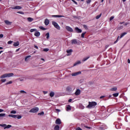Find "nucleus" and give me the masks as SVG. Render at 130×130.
I'll return each instance as SVG.
<instances>
[{
    "label": "nucleus",
    "instance_id": "18",
    "mask_svg": "<svg viewBox=\"0 0 130 130\" xmlns=\"http://www.w3.org/2000/svg\"><path fill=\"white\" fill-rule=\"evenodd\" d=\"M67 90L68 91V92H71V91H72V87L71 86L67 87Z\"/></svg>",
    "mask_w": 130,
    "mask_h": 130
},
{
    "label": "nucleus",
    "instance_id": "64",
    "mask_svg": "<svg viewBox=\"0 0 130 130\" xmlns=\"http://www.w3.org/2000/svg\"><path fill=\"white\" fill-rule=\"evenodd\" d=\"M44 94H47L48 92L47 91H43Z\"/></svg>",
    "mask_w": 130,
    "mask_h": 130
},
{
    "label": "nucleus",
    "instance_id": "58",
    "mask_svg": "<svg viewBox=\"0 0 130 130\" xmlns=\"http://www.w3.org/2000/svg\"><path fill=\"white\" fill-rule=\"evenodd\" d=\"M69 102H72V101H73V100L72 99H70L69 100Z\"/></svg>",
    "mask_w": 130,
    "mask_h": 130
},
{
    "label": "nucleus",
    "instance_id": "48",
    "mask_svg": "<svg viewBox=\"0 0 130 130\" xmlns=\"http://www.w3.org/2000/svg\"><path fill=\"white\" fill-rule=\"evenodd\" d=\"M118 30H121V29H123V26H121L119 27H118Z\"/></svg>",
    "mask_w": 130,
    "mask_h": 130
},
{
    "label": "nucleus",
    "instance_id": "37",
    "mask_svg": "<svg viewBox=\"0 0 130 130\" xmlns=\"http://www.w3.org/2000/svg\"><path fill=\"white\" fill-rule=\"evenodd\" d=\"M10 127H12V125H8L6 126V127L4 128V129H6V128H10Z\"/></svg>",
    "mask_w": 130,
    "mask_h": 130
},
{
    "label": "nucleus",
    "instance_id": "14",
    "mask_svg": "<svg viewBox=\"0 0 130 130\" xmlns=\"http://www.w3.org/2000/svg\"><path fill=\"white\" fill-rule=\"evenodd\" d=\"M35 36H36V37H39V36H40V32L39 31H36L35 32L34 34Z\"/></svg>",
    "mask_w": 130,
    "mask_h": 130
},
{
    "label": "nucleus",
    "instance_id": "50",
    "mask_svg": "<svg viewBox=\"0 0 130 130\" xmlns=\"http://www.w3.org/2000/svg\"><path fill=\"white\" fill-rule=\"evenodd\" d=\"M13 43V41H9L8 42V44H12Z\"/></svg>",
    "mask_w": 130,
    "mask_h": 130
},
{
    "label": "nucleus",
    "instance_id": "56",
    "mask_svg": "<svg viewBox=\"0 0 130 130\" xmlns=\"http://www.w3.org/2000/svg\"><path fill=\"white\" fill-rule=\"evenodd\" d=\"M3 37H4V35L1 34L0 35V38H3Z\"/></svg>",
    "mask_w": 130,
    "mask_h": 130
},
{
    "label": "nucleus",
    "instance_id": "20",
    "mask_svg": "<svg viewBox=\"0 0 130 130\" xmlns=\"http://www.w3.org/2000/svg\"><path fill=\"white\" fill-rule=\"evenodd\" d=\"M34 19L31 17H28L27 18V21L28 22H32V21L34 20Z\"/></svg>",
    "mask_w": 130,
    "mask_h": 130
},
{
    "label": "nucleus",
    "instance_id": "11",
    "mask_svg": "<svg viewBox=\"0 0 130 130\" xmlns=\"http://www.w3.org/2000/svg\"><path fill=\"white\" fill-rule=\"evenodd\" d=\"M45 24L46 26H48L49 25V20L46 18L45 20Z\"/></svg>",
    "mask_w": 130,
    "mask_h": 130
},
{
    "label": "nucleus",
    "instance_id": "52",
    "mask_svg": "<svg viewBox=\"0 0 130 130\" xmlns=\"http://www.w3.org/2000/svg\"><path fill=\"white\" fill-rule=\"evenodd\" d=\"M6 81H7V80H6V79H2L1 80V82H2V83H5V82H6Z\"/></svg>",
    "mask_w": 130,
    "mask_h": 130
},
{
    "label": "nucleus",
    "instance_id": "10",
    "mask_svg": "<svg viewBox=\"0 0 130 130\" xmlns=\"http://www.w3.org/2000/svg\"><path fill=\"white\" fill-rule=\"evenodd\" d=\"M80 94H81V90L80 89H77L75 92V95H76V96H79Z\"/></svg>",
    "mask_w": 130,
    "mask_h": 130
},
{
    "label": "nucleus",
    "instance_id": "21",
    "mask_svg": "<svg viewBox=\"0 0 130 130\" xmlns=\"http://www.w3.org/2000/svg\"><path fill=\"white\" fill-rule=\"evenodd\" d=\"M72 108H71V106L68 105L67 106V111H69V110H71Z\"/></svg>",
    "mask_w": 130,
    "mask_h": 130
},
{
    "label": "nucleus",
    "instance_id": "19",
    "mask_svg": "<svg viewBox=\"0 0 130 130\" xmlns=\"http://www.w3.org/2000/svg\"><path fill=\"white\" fill-rule=\"evenodd\" d=\"M54 129V130H59V126L58 125H56V126H55Z\"/></svg>",
    "mask_w": 130,
    "mask_h": 130
},
{
    "label": "nucleus",
    "instance_id": "3",
    "mask_svg": "<svg viewBox=\"0 0 130 130\" xmlns=\"http://www.w3.org/2000/svg\"><path fill=\"white\" fill-rule=\"evenodd\" d=\"M38 111H39V108L35 107L30 109L29 112H30V113H36V112H38Z\"/></svg>",
    "mask_w": 130,
    "mask_h": 130
},
{
    "label": "nucleus",
    "instance_id": "22",
    "mask_svg": "<svg viewBox=\"0 0 130 130\" xmlns=\"http://www.w3.org/2000/svg\"><path fill=\"white\" fill-rule=\"evenodd\" d=\"M81 64V61H78L77 62H76L74 64V67H76V66H77V64Z\"/></svg>",
    "mask_w": 130,
    "mask_h": 130
},
{
    "label": "nucleus",
    "instance_id": "57",
    "mask_svg": "<svg viewBox=\"0 0 130 130\" xmlns=\"http://www.w3.org/2000/svg\"><path fill=\"white\" fill-rule=\"evenodd\" d=\"M80 107L81 109H84V108H85V107L84 106H81Z\"/></svg>",
    "mask_w": 130,
    "mask_h": 130
},
{
    "label": "nucleus",
    "instance_id": "26",
    "mask_svg": "<svg viewBox=\"0 0 130 130\" xmlns=\"http://www.w3.org/2000/svg\"><path fill=\"white\" fill-rule=\"evenodd\" d=\"M89 58H90V57H86L83 59H82V61H86V60H87V59H89Z\"/></svg>",
    "mask_w": 130,
    "mask_h": 130
},
{
    "label": "nucleus",
    "instance_id": "2",
    "mask_svg": "<svg viewBox=\"0 0 130 130\" xmlns=\"http://www.w3.org/2000/svg\"><path fill=\"white\" fill-rule=\"evenodd\" d=\"M14 76L13 73H6L1 76V79H5V78H10Z\"/></svg>",
    "mask_w": 130,
    "mask_h": 130
},
{
    "label": "nucleus",
    "instance_id": "17",
    "mask_svg": "<svg viewBox=\"0 0 130 130\" xmlns=\"http://www.w3.org/2000/svg\"><path fill=\"white\" fill-rule=\"evenodd\" d=\"M19 45H20V42H19L18 41L16 42H14L13 44V46H19Z\"/></svg>",
    "mask_w": 130,
    "mask_h": 130
},
{
    "label": "nucleus",
    "instance_id": "13",
    "mask_svg": "<svg viewBox=\"0 0 130 130\" xmlns=\"http://www.w3.org/2000/svg\"><path fill=\"white\" fill-rule=\"evenodd\" d=\"M52 17H54L55 18H64V16L62 15H52Z\"/></svg>",
    "mask_w": 130,
    "mask_h": 130
},
{
    "label": "nucleus",
    "instance_id": "59",
    "mask_svg": "<svg viewBox=\"0 0 130 130\" xmlns=\"http://www.w3.org/2000/svg\"><path fill=\"white\" fill-rule=\"evenodd\" d=\"M4 112V110L0 109V113Z\"/></svg>",
    "mask_w": 130,
    "mask_h": 130
},
{
    "label": "nucleus",
    "instance_id": "31",
    "mask_svg": "<svg viewBox=\"0 0 130 130\" xmlns=\"http://www.w3.org/2000/svg\"><path fill=\"white\" fill-rule=\"evenodd\" d=\"M39 29H41V30H43V31H45L46 30V28H44L43 26H40Z\"/></svg>",
    "mask_w": 130,
    "mask_h": 130
},
{
    "label": "nucleus",
    "instance_id": "8",
    "mask_svg": "<svg viewBox=\"0 0 130 130\" xmlns=\"http://www.w3.org/2000/svg\"><path fill=\"white\" fill-rule=\"evenodd\" d=\"M75 31L77 33H82V29L79 28L78 27H75Z\"/></svg>",
    "mask_w": 130,
    "mask_h": 130
},
{
    "label": "nucleus",
    "instance_id": "7",
    "mask_svg": "<svg viewBox=\"0 0 130 130\" xmlns=\"http://www.w3.org/2000/svg\"><path fill=\"white\" fill-rule=\"evenodd\" d=\"M81 74H82V72L79 71L76 73H72V77H76V76H78V75H81Z\"/></svg>",
    "mask_w": 130,
    "mask_h": 130
},
{
    "label": "nucleus",
    "instance_id": "12",
    "mask_svg": "<svg viewBox=\"0 0 130 130\" xmlns=\"http://www.w3.org/2000/svg\"><path fill=\"white\" fill-rule=\"evenodd\" d=\"M55 123L56 124H60L61 123V121L60 120V119H57L55 121Z\"/></svg>",
    "mask_w": 130,
    "mask_h": 130
},
{
    "label": "nucleus",
    "instance_id": "5",
    "mask_svg": "<svg viewBox=\"0 0 130 130\" xmlns=\"http://www.w3.org/2000/svg\"><path fill=\"white\" fill-rule=\"evenodd\" d=\"M66 29L68 31V32H74V29H73V28L71 27L70 26H66Z\"/></svg>",
    "mask_w": 130,
    "mask_h": 130
},
{
    "label": "nucleus",
    "instance_id": "6",
    "mask_svg": "<svg viewBox=\"0 0 130 130\" xmlns=\"http://www.w3.org/2000/svg\"><path fill=\"white\" fill-rule=\"evenodd\" d=\"M10 9H12V10H21L22 9V7L19 6H16L14 7H11Z\"/></svg>",
    "mask_w": 130,
    "mask_h": 130
},
{
    "label": "nucleus",
    "instance_id": "61",
    "mask_svg": "<svg viewBox=\"0 0 130 130\" xmlns=\"http://www.w3.org/2000/svg\"><path fill=\"white\" fill-rule=\"evenodd\" d=\"M19 50H20V48H18L16 50V52H18V51H19Z\"/></svg>",
    "mask_w": 130,
    "mask_h": 130
},
{
    "label": "nucleus",
    "instance_id": "44",
    "mask_svg": "<svg viewBox=\"0 0 130 130\" xmlns=\"http://www.w3.org/2000/svg\"><path fill=\"white\" fill-rule=\"evenodd\" d=\"M17 14H20L21 15H24V12L22 11H18L17 12Z\"/></svg>",
    "mask_w": 130,
    "mask_h": 130
},
{
    "label": "nucleus",
    "instance_id": "24",
    "mask_svg": "<svg viewBox=\"0 0 130 130\" xmlns=\"http://www.w3.org/2000/svg\"><path fill=\"white\" fill-rule=\"evenodd\" d=\"M117 87H113L110 89V91H117Z\"/></svg>",
    "mask_w": 130,
    "mask_h": 130
},
{
    "label": "nucleus",
    "instance_id": "60",
    "mask_svg": "<svg viewBox=\"0 0 130 130\" xmlns=\"http://www.w3.org/2000/svg\"><path fill=\"white\" fill-rule=\"evenodd\" d=\"M35 48H36V49H38V46L35 45Z\"/></svg>",
    "mask_w": 130,
    "mask_h": 130
},
{
    "label": "nucleus",
    "instance_id": "45",
    "mask_svg": "<svg viewBox=\"0 0 130 130\" xmlns=\"http://www.w3.org/2000/svg\"><path fill=\"white\" fill-rule=\"evenodd\" d=\"M20 93H24L25 94H27V92L25 91V90H20Z\"/></svg>",
    "mask_w": 130,
    "mask_h": 130
},
{
    "label": "nucleus",
    "instance_id": "49",
    "mask_svg": "<svg viewBox=\"0 0 130 130\" xmlns=\"http://www.w3.org/2000/svg\"><path fill=\"white\" fill-rule=\"evenodd\" d=\"M76 130H83L82 128H81V127H77L76 129Z\"/></svg>",
    "mask_w": 130,
    "mask_h": 130
},
{
    "label": "nucleus",
    "instance_id": "38",
    "mask_svg": "<svg viewBox=\"0 0 130 130\" xmlns=\"http://www.w3.org/2000/svg\"><path fill=\"white\" fill-rule=\"evenodd\" d=\"M72 51H73L72 49H70V50H67V53H72Z\"/></svg>",
    "mask_w": 130,
    "mask_h": 130
},
{
    "label": "nucleus",
    "instance_id": "15",
    "mask_svg": "<svg viewBox=\"0 0 130 130\" xmlns=\"http://www.w3.org/2000/svg\"><path fill=\"white\" fill-rule=\"evenodd\" d=\"M8 116L9 117H13V118H16L17 115H14V114H9V115H8Z\"/></svg>",
    "mask_w": 130,
    "mask_h": 130
},
{
    "label": "nucleus",
    "instance_id": "34",
    "mask_svg": "<svg viewBox=\"0 0 130 130\" xmlns=\"http://www.w3.org/2000/svg\"><path fill=\"white\" fill-rule=\"evenodd\" d=\"M115 127L116 128H117V129H118V128H121V126L119 125H117L116 124L115 125Z\"/></svg>",
    "mask_w": 130,
    "mask_h": 130
},
{
    "label": "nucleus",
    "instance_id": "25",
    "mask_svg": "<svg viewBox=\"0 0 130 130\" xmlns=\"http://www.w3.org/2000/svg\"><path fill=\"white\" fill-rule=\"evenodd\" d=\"M37 31V29L36 28H33V29H31L30 30V32L31 33H32V32H36Z\"/></svg>",
    "mask_w": 130,
    "mask_h": 130
},
{
    "label": "nucleus",
    "instance_id": "4",
    "mask_svg": "<svg viewBox=\"0 0 130 130\" xmlns=\"http://www.w3.org/2000/svg\"><path fill=\"white\" fill-rule=\"evenodd\" d=\"M52 25H53L54 27L56 28V29H57V30H60V26L58 25L57 23L55 21H52Z\"/></svg>",
    "mask_w": 130,
    "mask_h": 130
},
{
    "label": "nucleus",
    "instance_id": "42",
    "mask_svg": "<svg viewBox=\"0 0 130 130\" xmlns=\"http://www.w3.org/2000/svg\"><path fill=\"white\" fill-rule=\"evenodd\" d=\"M10 84H13V81H10L7 83H6V85H10Z\"/></svg>",
    "mask_w": 130,
    "mask_h": 130
},
{
    "label": "nucleus",
    "instance_id": "51",
    "mask_svg": "<svg viewBox=\"0 0 130 130\" xmlns=\"http://www.w3.org/2000/svg\"><path fill=\"white\" fill-rule=\"evenodd\" d=\"M72 1L75 4V5H78V3L76 2L75 0H72Z\"/></svg>",
    "mask_w": 130,
    "mask_h": 130
},
{
    "label": "nucleus",
    "instance_id": "30",
    "mask_svg": "<svg viewBox=\"0 0 130 130\" xmlns=\"http://www.w3.org/2000/svg\"><path fill=\"white\" fill-rule=\"evenodd\" d=\"M50 97H53V96H54V92L51 91L50 93Z\"/></svg>",
    "mask_w": 130,
    "mask_h": 130
},
{
    "label": "nucleus",
    "instance_id": "16",
    "mask_svg": "<svg viewBox=\"0 0 130 130\" xmlns=\"http://www.w3.org/2000/svg\"><path fill=\"white\" fill-rule=\"evenodd\" d=\"M4 22L6 25H12V22H10L9 20H5Z\"/></svg>",
    "mask_w": 130,
    "mask_h": 130
},
{
    "label": "nucleus",
    "instance_id": "9",
    "mask_svg": "<svg viewBox=\"0 0 130 130\" xmlns=\"http://www.w3.org/2000/svg\"><path fill=\"white\" fill-rule=\"evenodd\" d=\"M72 44H78V41L77 39H73L71 40Z\"/></svg>",
    "mask_w": 130,
    "mask_h": 130
},
{
    "label": "nucleus",
    "instance_id": "47",
    "mask_svg": "<svg viewBox=\"0 0 130 130\" xmlns=\"http://www.w3.org/2000/svg\"><path fill=\"white\" fill-rule=\"evenodd\" d=\"M113 19H114V16H111L110 18V21H112V20H113Z\"/></svg>",
    "mask_w": 130,
    "mask_h": 130
},
{
    "label": "nucleus",
    "instance_id": "40",
    "mask_svg": "<svg viewBox=\"0 0 130 130\" xmlns=\"http://www.w3.org/2000/svg\"><path fill=\"white\" fill-rule=\"evenodd\" d=\"M17 115V117L18 119H21V118H22V116L21 115Z\"/></svg>",
    "mask_w": 130,
    "mask_h": 130
},
{
    "label": "nucleus",
    "instance_id": "54",
    "mask_svg": "<svg viewBox=\"0 0 130 130\" xmlns=\"http://www.w3.org/2000/svg\"><path fill=\"white\" fill-rule=\"evenodd\" d=\"M55 110H56V111H57V112H60V110H59V109H56Z\"/></svg>",
    "mask_w": 130,
    "mask_h": 130
},
{
    "label": "nucleus",
    "instance_id": "23",
    "mask_svg": "<svg viewBox=\"0 0 130 130\" xmlns=\"http://www.w3.org/2000/svg\"><path fill=\"white\" fill-rule=\"evenodd\" d=\"M126 34H127V32H123L122 34H121L120 38H122V37H123V36H124L125 35H126Z\"/></svg>",
    "mask_w": 130,
    "mask_h": 130
},
{
    "label": "nucleus",
    "instance_id": "46",
    "mask_svg": "<svg viewBox=\"0 0 130 130\" xmlns=\"http://www.w3.org/2000/svg\"><path fill=\"white\" fill-rule=\"evenodd\" d=\"M118 39H119V36L118 37L117 40L114 42V44H115L116 43H117V42L118 41Z\"/></svg>",
    "mask_w": 130,
    "mask_h": 130
},
{
    "label": "nucleus",
    "instance_id": "55",
    "mask_svg": "<svg viewBox=\"0 0 130 130\" xmlns=\"http://www.w3.org/2000/svg\"><path fill=\"white\" fill-rule=\"evenodd\" d=\"M84 127H86V128H89V129H91V127H89L88 126H84Z\"/></svg>",
    "mask_w": 130,
    "mask_h": 130
},
{
    "label": "nucleus",
    "instance_id": "41",
    "mask_svg": "<svg viewBox=\"0 0 130 130\" xmlns=\"http://www.w3.org/2000/svg\"><path fill=\"white\" fill-rule=\"evenodd\" d=\"M49 50V49L48 48H44L43 49V51H45V52H47V51H48Z\"/></svg>",
    "mask_w": 130,
    "mask_h": 130
},
{
    "label": "nucleus",
    "instance_id": "36",
    "mask_svg": "<svg viewBox=\"0 0 130 130\" xmlns=\"http://www.w3.org/2000/svg\"><path fill=\"white\" fill-rule=\"evenodd\" d=\"M0 126H2V127H6L7 126V124H0Z\"/></svg>",
    "mask_w": 130,
    "mask_h": 130
},
{
    "label": "nucleus",
    "instance_id": "35",
    "mask_svg": "<svg viewBox=\"0 0 130 130\" xmlns=\"http://www.w3.org/2000/svg\"><path fill=\"white\" fill-rule=\"evenodd\" d=\"M4 116H6V113H1L0 117H4Z\"/></svg>",
    "mask_w": 130,
    "mask_h": 130
},
{
    "label": "nucleus",
    "instance_id": "1",
    "mask_svg": "<svg viewBox=\"0 0 130 130\" xmlns=\"http://www.w3.org/2000/svg\"><path fill=\"white\" fill-rule=\"evenodd\" d=\"M96 106H97V103L96 102H89L86 108H88L89 109L95 108Z\"/></svg>",
    "mask_w": 130,
    "mask_h": 130
},
{
    "label": "nucleus",
    "instance_id": "32",
    "mask_svg": "<svg viewBox=\"0 0 130 130\" xmlns=\"http://www.w3.org/2000/svg\"><path fill=\"white\" fill-rule=\"evenodd\" d=\"M10 113L11 114H16V113H17V111H15V110H12L10 112Z\"/></svg>",
    "mask_w": 130,
    "mask_h": 130
},
{
    "label": "nucleus",
    "instance_id": "63",
    "mask_svg": "<svg viewBox=\"0 0 130 130\" xmlns=\"http://www.w3.org/2000/svg\"><path fill=\"white\" fill-rule=\"evenodd\" d=\"M127 62H128V63H130V59H127Z\"/></svg>",
    "mask_w": 130,
    "mask_h": 130
},
{
    "label": "nucleus",
    "instance_id": "39",
    "mask_svg": "<svg viewBox=\"0 0 130 130\" xmlns=\"http://www.w3.org/2000/svg\"><path fill=\"white\" fill-rule=\"evenodd\" d=\"M118 94H119L118 93H114V94H113V96L114 97H117V96H118Z\"/></svg>",
    "mask_w": 130,
    "mask_h": 130
},
{
    "label": "nucleus",
    "instance_id": "28",
    "mask_svg": "<svg viewBox=\"0 0 130 130\" xmlns=\"http://www.w3.org/2000/svg\"><path fill=\"white\" fill-rule=\"evenodd\" d=\"M29 57H31V55L26 56L25 58V61H28V58H29Z\"/></svg>",
    "mask_w": 130,
    "mask_h": 130
},
{
    "label": "nucleus",
    "instance_id": "53",
    "mask_svg": "<svg viewBox=\"0 0 130 130\" xmlns=\"http://www.w3.org/2000/svg\"><path fill=\"white\" fill-rule=\"evenodd\" d=\"M91 0H87L86 1L87 4H90L91 3Z\"/></svg>",
    "mask_w": 130,
    "mask_h": 130
},
{
    "label": "nucleus",
    "instance_id": "27",
    "mask_svg": "<svg viewBox=\"0 0 130 130\" xmlns=\"http://www.w3.org/2000/svg\"><path fill=\"white\" fill-rule=\"evenodd\" d=\"M87 32L86 31L83 32L81 34V38H85V34H86Z\"/></svg>",
    "mask_w": 130,
    "mask_h": 130
},
{
    "label": "nucleus",
    "instance_id": "33",
    "mask_svg": "<svg viewBox=\"0 0 130 130\" xmlns=\"http://www.w3.org/2000/svg\"><path fill=\"white\" fill-rule=\"evenodd\" d=\"M45 36H46L47 39H49V32H47Z\"/></svg>",
    "mask_w": 130,
    "mask_h": 130
},
{
    "label": "nucleus",
    "instance_id": "43",
    "mask_svg": "<svg viewBox=\"0 0 130 130\" xmlns=\"http://www.w3.org/2000/svg\"><path fill=\"white\" fill-rule=\"evenodd\" d=\"M39 115H44V112H41V113H39L38 114Z\"/></svg>",
    "mask_w": 130,
    "mask_h": 130
},
{
    "label": "nucleus",
    "instance_id": "62",
    "mask_svg": "<svg viewBox=\"0 0 130 130\" xmlns=\"http://www.w3.org/2000/svg\"><path fill=\"white\" fill-rule=\"evenodd\" d=\"M127 25H128V23H126L124 24V26H127Z\"/></svg>",
    "mask_w": 130,
    "mask_h": 130
},
{
    "label": "nucleus",
    "instance_id": "29",
    "mask_svg": "<svg viewBox=\"0 0 130 130\" xmlns=\"http://www.w3.org/2000/svg\"><path fill=\"white\" fill-rule=\"evenodd\" d=\"M101 16H102V13H101L100 15H97L96 17V19L98 20V19H100L101 17Z\"/></svg>",
    "mask_w": 130,
    "mask_h": 130
}]
</instances>
